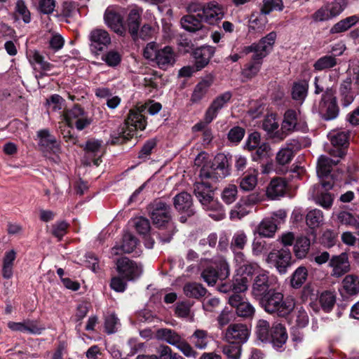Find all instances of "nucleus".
Instances as JSON below:
<instances>
[{
    "mask_svg": "<svg viewBox=\"0 0 359 359\" xmlns=\"http://www.w3.org/2000/svg\"><path fill=\"white\" fill-rule=\"evenodd\" d=\"M276 36V33L271 32L261 39L259 43H252L250 46L244 47V53H254L252 62L242 71V74L245 78L251 79L258 74L262 66V60L272 50Z\"/></svg>",
    "mask_w": 359,
    "mask_h": 359,
    "instance_id": "1",
    "label": "nucleus"
},
{
    "mask_svg": "<svg viewBox=\"0 0 359 359\" xmlns=\"http://www.w3.org/2000/svg\"><path fill=\"white\" fill-rule=\"evenodd\" d=\"M215 180L201 179V182L194 184V192L205 210L212 211L209 216L215 220H221L225 217L222 205L214 199V193L211 182Z\"/></svg>",
    "mask_w": 359,
    "mask_h": 359,
    "instance_id": "2",
    "label": "nucleus"
},
{
    "mask_svg": "<svg viewBox=\"0 0 359 359\" xmlns=\"http://www.w3.org/2000/svg\"><path fill=\"white\" fill-rule=\"evenodd\" d=\"M264 310L270 314H276L279 317H286L294 308L292 299H284L283 294L276 288L256 299Z\"/></svg>",
    "mask_w": 359,
    "mask_h": 359,
    "instance_id": "3",
    "label": "nucleus"
},
{
    "mask_svg": "<svg viewBox=\"0 0 359 359\" xmlns=\"http://www.w3.org/2000/svg\"><path fill=\"white\" fill-rule=\"evenodd\" d=\"M150 217L154 225L159 229H166L170 232L165 237L159 236L160 244L165 245L169 243L176 231V227L172 219L170 207L161 201L156 203L150 212Z\"/></svg>",
    "mask_w": 359,
    "mask_h": 359,
    "instance_id": "4",
    "label": "nucleus"
},
{
    "mask_svg": "<svg viewBox=\"0 0 359 359\" xmlns=\"http://www.w3.org/2000/svg\"><path fill=\"white\" fill-rule=\"evenodd\" d=\"M145 58L155 62L162 69H167L174 65L176 55L173 49L168 46L161 47L155 42L149 43L144 50Z\"/></svg>",
    "mask_w": 359,
    "mask_h": 359,
    "instance_id": "5",
    "label": "nucleus"
},
{
    "mask_svg": "<svg viewBox=\"0 0 359 359\" xmlns=\"http://www.w3.org/2000/svg\"><path fill=\"white\" fill-rule=\"evenodd\" d=\"M195 165L201 167L200 171V179L217 180L219 177L224 178L228 174V170L224 165H217L213 168L211 165V161L209 155L205 152H201L194 160Z\"/></svg>",
    "mask_w": 359,
    "mask_h": 359,
    "instance_id": "6",
    "label": "nucleus"
},
{
    "mask_svg": "<svg viewBox=\"0 0 359 359\" xmlns=\"http://www.w3.org/2000/svg\"><path fill=\"white\" fill-rule=\"evenodd\" d=\"M189 12L196 13L199 18L204 22L215 25L222 19L224 15V8L217 2L212 1L206 5L192 4L189 6Z\"/></svg>",
    "mask_w": 359,
    "mask_h": 359,
    "instance_id": "7",
    "label": "nucleus"
},
{
    "mask_svg": "<svg viewBox=\"0 0 359 359\" xmlns=\"http://www.w3.org/2000/svg\"><path fill=\"white\" fill-rule=\"evenodd\" d=\"M347 6L348 0L326 1L311 15V19L316 22L331 20L340 15Z\"/></svg>",
    "mask_w": 359,
    "mask_h": 359,
    "instance_id": "8",
    "label": "nucleus"
},
{
    "mask_svg": "<svg viewBox=\"0 0 359 359\" xmlns=\"http://www.w3.org/2000/svg\"><path fill=\"white\" fill-rule=\"evenodd\" d=\"M279 287L278 278L269 272L262 271L254 279L252 285V295L255 299L266 292Z\"/></svg>",
    "mask_w": 359,
    "mask_h": 359,
    "instance_id": "9",
    "label": "nucleus"
},
{
    "mask_svg": "<svg viewBox=\"0 0 359 359\" xmlns=\"http://www.w3.org/2000/svg\"><path fill=\"white\" fill-rule=\"evenodd\" d=\"M314 109L325 120L335 118L339 114L335 91L332 88H327L318 105L315 106Z\"/></svg>",
    "mask_w": 359,
    "mask_h": 359,
    "instance_id": "10",
    "label": "nucleus"
},
{
    "mask_svg": "<svg viewBox=\"0 0 359 359\" xmlns=\"http://www.w3.org/2000/svg\"><path fill=\"white\" fill-rule=\"evenodd\" d=\"M230 274L229 265L224 259L215 262L214 266L205 269L201 273V277L208 285H214L217 280H225Z\"/></svg>",
    "mask_w": 359,
    "mask_h": 359,
    "instance_id": "11",
    "label": "nucleus"
},
{
    "mask_svg": "<svg viewBox=\"0 0 359 359\" xmlns=\"http://www.w3.org/2000/svg\"><path fill=\"white\" fill-rule=\"evenodd\" d=\"M266 262L280 274H285L292 264V255L289 248H273L268 255Z\"/></svg>",
    "mask_w": 359,
    "mask_h": 359,
    "instance_id": "12",
    "label": "nucleus"
},
{
    "mask_svg": "<svg viewBox=\"0 0 359 359\" xmlns=\"http://www.w3.org/2000/svg\"><path fill=\"white\" fill-rule=\"evenodd\" d=\"M147 125L144 116L140 111L136 109H131L126 120V129L123 128L120 133V137L122 142L129 140L136 130H143Z\"/></svg>",
    "mask_w": 359,
    "mask_h": 359,
    "instance_id": "13",
    "label": "nucleus"
},
{
    "mask_svg": "<svg viewBox=\"0 0 359 359\" xmlns=\"http://www.w3.org/2000/svg\"><path fill=\"white\" fill-rule=\"evenodd\" d=\"M338 162L339 160L331 159L325 156H320L318 160L317 174L322 187L326 191L331 189L334 185V181L330 172L332 165Z\"/></svg>",
    "mask_w": 359,
    "mask_h": 359,
    "instance_id": "14",
    "label": "nucleus"
},
{
    "mask_svg": "<svg viewBox=\"0 0 359 359\" xmlns=\"http://www.w3.org/2000/svg\"><path fill=\"white\" fill-rule=\"evenodd\" d=\"M262 269L257 264H243L237 270L235 276V281L239 286V290L245 291L248 289V283L254 281L256 276L262 272Z\"/></svg>",
    "mask_w": 359,
    "mask_h": 359,
    "instance_id": "15",
    "label": "nucleus"
},
{
    "mask_svg": "<svg viewBox=\"0 0 359 359\" xmlns=\"http://www.w3.org/2000/svg\"><path fill=\"white\" fill-rule=\"evenodd\" d=\"M116 271L119 276L128 281L138 278L142 273V266L126 257L117 259Z\"/></svg>",
    "mask_w": 359,
    "mask_h": 359,
    "instance_id": "16",
    "label": "nucleus"
},
{
    "mask_svg": "<svg viewBox=\"0 0 359 359\" xmlns=\"http://www.w3.org/2000/svg\"><path fill=\"white\" fill-rule=\"evenodd\" d=\"M63 116L65 123L69 126H75L79 130H82L91 123V119L87 116L83 109L79 106H74L66 111Z\"/></svg>",
    "mask_w": 359,
    "mask_h": 359,
    "instance_id": "17",
    "label": "nucleus"
},
{
    "mask_svg": "<svg viewBox=\"0 0 359 359\" xmlns=\"http://www.w3.org/2000/svg\"><path fill=\"white\" fill-rule=\"evenodd\" d=\"M229 304L238 317L251 320L254 316L255 309L254 306L244 300L241 294H233L229 297Z\"/></svg>",
    "mask_w": 359,
    "mask_h": 359,
    "instance_id": "18",
    "label": "nucleus"
},
{
    "mask_svg": "<svg viewBox=\"0 0 359 359\" xmlns=\"http://www.w3.org/2000/svg\"><path fill=\"white\" fill-rule=\"evenodd\" d=\"M288 339V334L285 327L279 323L272 325L269 341L272 346L278 351L285 349V344Z\"/></svg>",
    "mask_w": 359,
    "mask_h": 359,
    "instance_id": "19",
    "label": "nucleus"
},
{
    "mask_svg": "<svg viewBox=\"0 0 359 359\" xmlns=\"http://www.w3.org/2000/svg\"><path fill=\"white\" fill-rule=\"evenodd\" d=\"M8 327L13 332H20L30 334H40L44 327L39 325L36 320L27 319L22 322L9 321Z\"/></svg>",
    "mask_w": 359,
    "mask_h": 359,
    "instance_id": "20",
    "label": "nucleus"
},
{
    "mask_svg": "<svg viewBox=\"0 0 359 359\" xmlns=\"http://www.w3.org/2000/svg\"><path fill=\"white\" fill-rule=\"evenodd\" d=\"M297 124V113L293 109L287 110L284 115L279 132H277L276 137L279 141L285 139L289 134L292 133Z\"/></svg>",
    "mask_w": 359,
    "mask_h": 359,
    "instance_id": "21",
    "label": "nucleus"
},
{
    "mask_svg": "<svg viewBox=\"0 0 359 359\" xmlns=\"http://www.w3.org/2000/svg\"><path fill=\"white\" fill-rule=\"evenodd\" d=\"M329 264L332 267V275L335 277H341L347 273L351 269L346 252H342L339 255L332 256L330 260Z\"/></svg>",
    "mask_w": 359,
    "mask_h": 359,
    "instance_id": "22",
    "label": "nucleus"
},
{
    "mask_svg": "<svg viewBox=\"0 0 359 359\" xmlns=\"http://www.w3.org/2000/svg\"><path fill=\"white\" fill-rule=\"evenodd\" d=\"M39 145L44 151H49L54 154L60 151V142L55 137L52 135L48 130L43 129L37 132Z\"/></svg>",
    "mask_w": 359,
    "mask_h": 359,
    "instance_id": "23",
    "label": "nucleus"
},
{
    "mask_svg": "<svg viewBox=\"0 0 359 359\" xmlns=\"http://www.w3.org/2000/svg\"><path fill=\"white\" fill-rule=\"evenodd\" d=\"M249 337L248 326L244 324H231L226 332V338L236 344L245 342Z\"/></svg>",
    "mask_w": 359,
    "mask_h": 359,
    "instance_id": "24",
    "label": "nucleus"
},
{
    "mask_svg": "<svg viewBox=\"0 0 359 359\" xmlns=\"http://www.w3.org/2000/svg\"><path fill=\"white\" fill-rule=\"evenodd\" d=\"M86 157L88 158V164L93 163L95 165H99L101 157L103 154L102 141L98 140H90L86 142Z\"/></svg>",
    "mask_w": 359,
    "mask_h": 359,
    "instance_id": "25",
    "label": "nucleus"
},
{
    "mask_svg": "<svg viewBox=\"0 0 359 359\" xmlns=\"http://www.w3.org/2000/svg\"><path fill=\"white\" fill-rule=\"evenodd\" d=\"M27 59L35 70H39L41 72L39 77H42L46 75V72H49L53 68V65L48 62L44 60V57L40 53L36 50H30L27 52ZM38 78V76H36Z\"/></svg>",
    "mask_w": 359,
    "mask_h": 359,
    "instance_id": "26",
    "label": "nucleus"
},
{
    "mask_svg": "<svg viewBox=\"0 0 359 359\" xmlns=\"http://www.w3.org/2000/svg\"><path fill=\"white\" fill-rule=\"evenodd\" d=\"M90 47L95 51H102L111 43L108 32L104 29H96L90 34Z\"/></svg>",
    "mask_w": 359,
    "mask_h": 359,
    "instance_id": "27",
    "label": "nucleus"
},
{
    "mask_svg": "<svg viewBox=\"0 0 359 359\" xmlns=\"http://www.w3.org/2000/svg\"><path fill=\"white\" fill-rule=\"evenodd\" d=\"M203 20L198 18L196 13L190 12V14L184 16L181 19V25L183 29L189 32L201 31L203 35L208 32V29L203 26Z\"/></svg>",
    "mask_w": 359,
    "mask_h": 359,
    "instance_id": "28",
    "label": "nucleus"
},
{
    "mask_svg": "<svg viewBox=\"0 0 359 359\" xmlns=\"http://www.w3.org/2000/svg\"><path fill=\"white\" fill-rule=\"evenodd\" d=\"M192 205L191 196L187 192H181L174 198L175 209L181 213H185L189 217L194 214Z\"/></svg>",
    "mask_w": 359,
    "mask_h": 359,
    "instance_id": "29",
    "label": "nucleus"
},
{
    "mask_svg": "<svg viewBox=\"0 0 359 359\" xmlns=\"http://www.w3.org/2000/svg\"><path fill=\"white\" fill-rule=\"evenodd\" d=\"M133 226L138 233L145 236V245L152 246L155 242L151 234L147 235L150 231L151 225L148 219L143 217L134 218L132 221Z\"/></svg>",
    "mask_w": 359,
    "mask_h": 359,
    "instance_id": "30",
    "label": "nucleus"
},
{
    "mask_svg": "<svg viewBox=\"0 0 359 359\" xmlns=\"http://www.w3.org/2000/svg\"><path fill=\"white\" fill-rule=\"evenodd\" d=\"M299 149L298 142L294 140H291L277 153L276 158L277 163L283 165L289 163L294 157V151Z\"/></svg>",
    "mask_w": 359,
    "mask_h": 359,
    "instance_id": "31",
    "label": "nucleus"
},
{
    "mask_svg": "<svg viewBox=\"0 0 359 359\" xmlns=\"http://www.w3.org/2000/svg\"><path fill=\"white\" fill-rule=\"evenodd\" d=\"M212 83L213 78L210 76L201 80L194 88L190 101L192 103L199 102L207 94Z\"/></svg>",
    "mask_w": 359,
    "mask_h": 359,
    "instance_id": "32",
    "label": "nucleus"
},
{
    "mask_svg": "<svg viewBox=\"0 0 359 359\" xmlns=\"http://www.w3.org/2000/svg\"><path fill=\"white\" fill-rule=\"evenodd\" d=\"M286 182L282 178H276L271 181L266 189V195L271 199L283 196L286 191Z\"/></svg>",
    "mask_w": 359,
    "mask_h": 359,
    "instance_id": "33",
    "label": "nucleus"
},
{
    "mask_svg": "<svg viewBox=\"0 0 359 359\" xmlns=\"http://www.w3.org/2000/svg\"><path fill=\"white\" fill-rule=\"evenodd\" d=\"M104 21L107 25L116 33L122 35L125 32L123 19L115 12L107 11L104 14Z\"/></svg>",
    "mask_w": 359,
    "mask_h": 359,
    "instance_id": "34",
    "label": "nucleus"
},
{
    "mask_svg": "<svg viewBox=\"0 0 359 359\" xmlns=\"http://www.w3.org/2000/svg\"><path fill=\"white\" fill-rule=\"evenodd\" d=\"M16 252L13 249L6 251L4 254L1 275L5 279H10L13 275V266L16 259Z\"/></svg>",
    "mask_w": 359,
    "mask_h": 359,
    "instance_id": "35",
    "label": "nucleus"
},
{
    "mask_svg": "<svg viewBox=\"0 0 359 359\" xmlns=\"http://www.w3.org/2000/svg\"><path fill=\"white\" fill-rule=\"evenodd\" d=\"M215 53L214 48L211 46H203L196 50L194 53L196 58V70H200L206 66L210 59L213 56Z\"/></svg>",
    "mask_w": 359,
    "mask_h": 359,
    "instance_id": "36",
    "label": "nucleus"
},
{
    "mask_svg": "<svg viewBox=\"0 0 359 359\" xmlns=\"http://www.w3.org/2000/svg\"><path fill=\"white\" fill-rule=\"evenodd\" d=\"M158 340L165 341L169 344L177 346L182 339L181 336L175 330L168 328H160L156 332Z\"/></svg>",
    "mask_w": 359,
    "mask_h": 359,
    "instance_id": "37",
    "label": "nucleus"
},
{
    "mask_svg": "<svg viewBox=\"0 0 359 359\" xmlns=\"http://www.w3.org/2000/svg\"><path fill=\"white\" fill-rule=\"evenodd\" d=\"M258 172L255 169H249L240 180V187L248 191L253 190L257 184Z\"/></svg>",
    "mask_w": 359,
    "mask_h": 359,
    "instance_id": "38",
    "label": "nucleus"
},
{
    "mask_svg": "<svg viewBox=\"0 0 359 359\" xmlns=\"http://www.w3.org/2000/svg\"><path fill=\"white\" fill-rule=\"evenodd\" d=\"M308 90V81L302 80L294 83L291 91L292 99L302 104L307 96Z\"/></svg>",
    "mask_w": 359,
    "mask_h": 359,
    "instance_id": "39",
    "label": "nucleus"
},
{
    "mask_svg": "<svg viewBox=\"0 0 359 359\" xmlns=\"http://www.w3.org/2000/svg\"><path fill=\"white\" fill-rule=\"evenodd\" d=\"M262 127L271 138L279 141L276 137V133L280 130L279 123L275 114H270L265 117Z\"/></svg>",
    "mask_w": 359,
    "mask_h": 359,
    "instance_id": "40",
    "label": "nucleus"
},
{
    "mask_svg": "<svg viewBox=\"0 0 359 359\" xmlns=\"http://www.w3.org/2000/svg\"><path fill=\"white\" fill-rule=\"evenodd\" d=\"M229 244V238L226 234L222 233L218 236L216 233H212L206 238L200 240V245L209 247H215L218 245V247H226Z\"/></svg>",
    "mask_w": 359,
    "mask_h": 359,
    "instance_id": "41",
    "label": "nucleus"
},
{
    "mask_svg": "<svg viewBox=\"0 0 359 359\" xmlns=\"http://www.w3.org/2000/svg\"><path fill=\"white\" fill-rule=\"evenodd\" d=\"M359 22V16L354 15L347 17L334 24L330 29L331 34H339L347 31Z\"/></svg>",
    "mask_w": 359,
    "mask_h": 359,
    "instance_id": "42",
    "label": "nucleus"
},
{
    "mask_svg": "<svg viewBox=\"0 0 359 359\" xmlns=\"http://www.w3.org/2000/svg\"><path fill=\"white\" fill-rule=\"evenodd\" d=\"M184 292L188 297L200 299L205 295L207 290L201 283L193 282L184 285Z\"/></svg>",
    "mask_w": 359,
    "mask_h": 359,
    "instance_id": "43",
    "label": "nucleus"
},
{
    "mask_svg": "<svg viewBox=\"0 0 359 359\" xmlns=\"http://www.w3.org/2000/svg\"><path fill=\"white\" fill-rule=\"evenodd\" d=\"M351 79L347 78L342 82L340 86L341 101L344 107L350 105L354 100L353 93L351 91Z\"/></svg>",
    "mask_w": 359,
    "mask_h": 359,
    "instance_id": "44",
    "label": "nucleus"
},
{
    "mask_svg": "<svg viewBox=\"0 0 359 359\" xmlns=\"http://www.w3.org/2000/svg\"><path fill=\"white\" fill-rule=\"evenodd\" d=\"M271 330V326H270V323L267 320L260 319L257 322L255 334L259 341L266 344V341H269Z\"/></svg>",
    "mask_w": 359,
    "mask_h": 359,
    "instance_id": "45",
    "label": "nucleus"
},
{
    "mask_svg": "<svg viewBox=\"0 0 359 359\" xmlns=\"http://www.w3.org/2000/svg\"><path fill=\"white\" fill-rule=\"evenodd\" d=\"M319 302L323 311L330 313L336 303V294L334 292L325 290L319 297Z\"/></svg>",
    "mask_w": 359,
    "mask_h": 359,
    "instance_id": "46",
    "label": "nucleus"
},
{
    "mask_svg": "<svg viewBox=\"0 0 359 359\" xmlns=\"http://www.w3.org/2000/svg\"><path fill=\"white\" fill-rule=\"evenodd\" d=\"M308 277V271L305 266H299L290 277V285L294 289L300 288Z\"/></svg>",
    "mask_w": 359,
    "mask_h": 359,
    "instance_id": "47",
    "label": "nucleus"
},
{
    "mask_svg": "<svg viewBox=\"0 0 359 359\" xmlns=\"http://www.w3.org/2000/svg\"><path fill=\"white\" fill-rule=\"evenodd\" d=\"M142 11L137 8L132 9L128 18V27L129 32L133 36L137 35Z\"/></svg>",
    "mask_w": 359,
    "mask_h": 359,
    "instance_id": "48",
    "label": "nucleus"
},
{
    "mask_svg": "<svg viewBox=\"0 0 359 359\" xmlns=\"http://www.w3.org/2000/svg\"><path fill=\"white\" fill-rule=\"evenodd\" d=\"M273 218L264 219L257 228L258 233L263 237H272L277 229V224L273 221Z\"/></svg>",
    "mask_w": 359,
    "mask_h": 359,
    "instance_id": "49",
    "label": "nucleus"
},
{
    "mask_svg": "<svg viewBox=\"0 0 359 359\" xmlns=\"http://www.w3.org/2000/svg\"><path fill=\"white\" fill-rule=\"evenodd\" d=\"M266 22L267 18L262 12L259 15H252L249 20V32L252 31L262 32L264 29Z\"/></svg>",
    "mask_w": 359,
    "mask_h": 359,
    "instance_id": "50",
    "label": "nucleus"
},
{
    "mask_svg": "<svg viewBox=\"0 0 359 359\" xmlns=\"http://www.w3.org/2000/svg\"><path fill=\"white\" fill-rule=\"evenodd\" d=\"M328 137L334 147H344L348 144L349 132L348 130H333Z\"/></svg>",
    "mask_w": 359,
    "mask_h": 359,
    "instance_id": "51",
    "label": "nucleus"
},
{
    "mask_svg": "<svg viewBox=\"0 0 359 359\" xmlns=\"http://www.w3.org/2000/svg\"><path fill=\"white\" fill-rule=\"evenodd\" d=\"M342 283L344 290L348 295H355L359 292V280L356 276L347 275Z\"/></svg>",
    "mask_w": 359,
    "mask_h": 359,
    "instance_id": "52",
    "label": "nucleus"
},
{
    "mask_svg": "<svg viewBox=\"0 0 359 359\" xmlns=\"http://www.w3.org/2000/svg\"><path fill=\"white\" fill-rule=\"evenodd\" d=\"M14 17L15 20L22 19L28 24L31 22V14L23 0H18L15 4Z\"/></svg>",
    "mask_w": 359,
    "mask_h": 359,
    "instance_id": "53",
    "label": "nucleus"
},
{
    "mask_svg": "<svg viewBox=\"0 0 359 359\" xmlns=\"http://www.w3.org/2000/svg\"><path fill=\"white\" fill-rule=\"evenodd\" d=\"M190 342L197 348H205L208 343V332L203 330H196L189 338Z\"/></svg>",
    "mask_w": 359,
    "mask_h": 359,
    "instance_id": "54",
    "label": "nucleus"
},
{
    "mask_svg": "<svg viewBox=\"0 0 359 359\" xmlns=\"http://www.w3.org/2000/svg\"><path fill=\"white\" fill-rule=\"evenodd\" d=\"M307 225L311 228L319 226L323 222V212L318 209L309 211L306 217Z\"/></svg>",
    "mask_w": 359,
    "mask_h": 359,
    "instance_id": "55",
    "label": "nucleus"
},
{
    "mask_svg": "<svg viewBox=\"0 0 359 359\" xmlns=\"http://www.w3.org/2000/svg\"><path fill=\"white\" fill-rule=\"evenodd\" d=\"M337 65V59L333 55H325L320 57L313 65V67L316 71H323L330 69Z\"/></svg>",
    "mask_w": 359,
    "mask_h": 359,
    "instance_id": "56",
    "label": "nucleus"
},
{
    "mask_svg": "<svg viewBox=\"0 0 359 359\" xmlns=\"http://www.w3.org/2000/svg\"><path fill=\"white\" fill-rule=\"evenodd\" d=\"M284 8L282 0H263L261 12L266 15L273 11H283Z\"/></svg>",
    "mask_w": 359,
    "mask_h": 359,
    "instance_id": "57",
    "label": "nucleus"
},
{
    "mask_svg": "<svg viewBox=\"0 0 359 359\" xmlns=\"http://www.w3.org/2000/svg\"><path fill=\"white\" fill-rule=\"evenodd\" d=\"M237 194V187L234 184H229L224 189L222 198L226 204H231L236 199Z\"/></svg>",
    "mask_w": 359,
    "mask_h": 359,
    "instance_id": "58",
    "label": "nucleus"
},
{
    "mask_svg": "<svg viewBox=\"0 0 359 359\" xmlns=\"http://www.w3.org/2000/svg\"><path fill=\"white\" fill-rule=\"evenodd\" d=\"M241 346L240 344L231 341L229 345L223 347V353L229 358L232 359H238L241 355Z\"/></svg>",
    "mask_w": 359,
    "mask_h": 359,
    "instance_id": "59",
    "label": "nucleus"
},
{
    "mask_svg": "<svg viewBox=\"0 0 359 359\" xmlns=\"http://www.w3.org/2000/svg\"><path fill=\"white\" fill-rule=\"evenodd\" d=\"M250 207L246 203H238L230 212L231 219H241L246 216L250 212Z\"/></svg>",
    "mask_w": 359,
    "mask_h": 359,
    "instance_id": "60",
    "label": "nucleus"
},
{
    "mask_svg": "<svg viewBox=\"0 0 359 359\" xmlns=\"http://www.w3.org/2000/svg\"><path fill=\"white\" fill-rule=\"evenodd\" d=\"M301 299L302 302H307L309 299L311 302L316 300L318 298L317 290L311 284H306L302 289L301 292Z\"/></svg>",
    "mask_w": 359,
    "mask_h": 359,
    "instance_id": "61",
    "label": "nucleus"
},
{
    "mask_svg": "<svg viewBox=\"0 0 359 359\" xmlns=\"http://www.w3.org/2000/svg\"><path fill=\"white\" fill-rule=\"evenodd\" d=\"M337 221L344 225L355 226L358 224L355 217L350 212L341 211L337 214Z\"/></svg>",
    "mask_w": 359,
    "mask_h": 359,
    "instance_id": "62",
    "label": "nucleus"
},
{
    "mask_svg": "<svg viewBox=\"0 0 359 359\" xmlns=\"http://www.w3.org/2000/svg\"><path fill=\"white\" fill-rule=\"evenodd\" d=\"M245 135V130L239 126L232 128L228 133V140L235 144L239 143Z\"/></svg>",
    "mask_w": 359,
    "mask_h": 359,
    "instance_id": "63",
    "label": "nucleus"
},
{
    "mask_svg": "<svg viewBox=\"0 0 359 359\" xmlns=\"http://www.w3.org/2000/svg\"><path fill=\"white\" fill-rule=\"evenodd\" d=\"M102 60L110 67L118 65L121 60L120 53L115 50H110L102 56Z\"/></svg>",
    "mask_w": 359,
    "mask_h": 359,
    "instance_id": "64",
    "label": "nucleus"
}]
</instances>
